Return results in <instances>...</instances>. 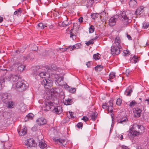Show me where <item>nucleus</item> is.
Wrapping results in <instances>:
<instances>
[{"mask_svg": "<svg viewBox=\"0 0 149 149\" xmlns=\"http://www.w3.org/2000/svg\"><path fill=\"white\" fill-rule=\"evenodd\" d=\"M82 120H83L84 121L86 122L88 120V118L87 117L84 116H83Z\"/></svg>", "mask_w": 149, "mask_h": 149, "instance_id": "nucleus-51", "label": "nucleus"}, {"mask_svg": "<svg viewBox=\"0 0 149 149\" xmlns=\"http://www.w3.org/2000/svg\"><path fill=\"white\" fill-rule=\"evenodd\" d=\"M95 28L94 26L93 25H91L89 28V32L90 33H93L94 32Z\"/></svg>", "mask_w": 149, "mask_h": 149, "instance_id": "nucleus-36", "label": "nucleus"}, {"mask_svg": "<svg viewBox=\"0 0 149 149\" xmlns=\"http://www.w3.org/2000/svg\"><path fill=\"white\" fill-rule=\"evenodd\" d=\"M0 81L1 83H4L5 82V79L4 78H1V79H0Z\"/></svg>", "mask_w": 149, "mask_h": 149, "instance_id": "nucleus-60", "label": "nucleus"}, {"mask_svg": "<svg viewBox=\"0 0 149 149\" xmlns=\"http://www.w3.org/2000/svg\"><path fill=\"white\" fill-rule=\"evenodd\" d=\"M48 98L45 102L44 107L45 108V110L49 111L52 108L54 107L55 103L53 102L57 100V99L55 97L54 90L51 89L47 92Z\"/></svg>", "mask_w": 149, "mask_h": 149, "instance_id": "nucleus-1", "label": "nucleus"}, {"mask_svg": "<svg viewBox=\"0 0 149 149\" xmlns=\"http://www.w3.org/2000/svg\"><path fill=\"white\" fill-rule=\"evenodd\" d=\"M71 49V46H69L67 48H65V49H64V51H66L67 49H70H70Z\"/></svg>", "mask_w": 149, "mask_h": 149, "instance_id": "nucleus-54", "label": "nucleus"}, {"mask_svg": "<svg viewBox=\"0 0 149 149\" xmlns=\"http://www.w3.org/2000/svg\"><path fill=\"white\" fill-rule=\"evenodd\" d=\"M25 143V145L27 146V147H35L36 145L35 141L32 138L27 139Z\"/></svg>", "mask_w": 149, "mask_h": 149, "instance_id": "nucleus-8", "label": "nucleus"}, {"mask_svg": "<svg viewBox=\"0 0 149 149\" xmlns=\"http://www.w3.org/2000/svg\"><path fill=\"white\" fill-rule=\"evenodd\" d=\"M79 21L80 23H82L83 22V17H80L79 19Z\"/></svg>", "mask_w": 149, "mask_h": 149, "instance_id": "nucleus-59", "label": "nucleus"}, {"mask_svg": "<svg viewBox=\"0 0 149 149\" xmlns=\"http://www.w3.org/2000/svg\"><path fill=\"white\" fill-rule=\"evenodd\" d=\"M34 116V115L32 113H29L26 115L25 117L26 118H27V120L32 119Z\"/></svg>", "mask_w": 149, "mask_h": 149, "instance_id": "nucleus-25", "label": "nucleus"}, {"mask_svg": "<svg viewBox=\"0 0 149 149\" xmlns=\"http://www.w3.org/2000/svg\"><path fill=\"white\" fill-rule=\"evenodd\" d=\"M137 104V102L135 100H133L132 102H131L129 106L130 107H133L134 106H135Z\"/></svg>", "mask_w": 149, "mask_h": 149, "instance_id": "nucleus-33", "label": "nucleus"}, {"mask_svg": "<svg viewBox=\"0 0 149 149\" xmlns=\"http://www.w3.org/2000/svg\"><path fill=\"white\" fill-rule=\"evenodd\" d=\"M53 111L56 113L59 114L62 111V109L60 106H57L54 108Z\"/></svg>", "mask_w": 149, "mask_h": 149, "instance_id": "nucleus-20", "label": "nucleus"}, {"mask_svg": "<svg viewBox=\"0 0 149 149\" xmlns=\"http://www.w3.org/2000/svg\"><path fill=\"white\" fill-rule=\"evenodd\" d=\"M17 12H19V9L15 11L14 13V15H16L17 14Z\"/></svg>", "mask_w": 149, "mask_h": 149, "instance_id": "nucleus-63", "label": "nucleus"}, {"mask_svg": "<svg viewBox=\"0 0 149 149\" xmlns=\"http://www.w3.org/2000/svg\"><path fill=\"white\" fill-rule=\"evenodd\" d=\"M100 55L98 53H97L96 54H94L93 55V58L95 59V60H97L99 59L100 58Z\"/></svg>", "mask_w": 149, "mask_h": 149, "instance_id": "nucleus-29", "label": "nucleus"}, {"mask_svg": "<svg viewBox=\"0 0 149 149\" xmlns=\"http://www.w3.org/2000/svg\"><path fill=\"white\" fill-rule=\"evenodd\" d=\"M143 9V7L142 6L138 8L135 12L136 15H140L143 13L144 11Z\"/></svg>", "mask_w": 149, "mask_h": 149, "instance_id": "nucleus-19", "label": "nucleus"}, {"mask_svg": "<svg viewBox=\"0 0 149 149\" xmlns=\"http://www.w3.org/2000/svg\"><path fill=\"white\" fill-rule=\"evenodd\" d=\"M25 66L24 65L21 64L19 65V71L20 72L23 71L24 69Z\"/></svg>", "mask_w": 149, "mask_h": 149, "instance_id": "nucleus-40", "label": "nucleus"}, {"mask_svg": "<svg viewBox=\"0 0 149 149\" xmlns=\"http://www.w3.org/2000/svg\"><path fill=\"white\" fill-rule=\"evenodd\" d=\"M99 66H96V67H95V70H96V71H97V70H99V68H98V67Z\"/></svg>", "mask_w": 149, "mask_h": 149, "instance_id": "nucleus-62", "label": "nucleus"}, {"mask_svg": "<svg viewBox=\"0 0 149 149\" xmlns=\"http://www.w3.org/2000/svg\"><path fill=\"white\" fill-rule=\"evenodd\" d=\"M28 87L29 85L27 83L19 81V92L20 93L26 90Z\"/></svg>", "mask_w": 149, "mask_h": 149, "instance_id": "nucleus-6", "label": "nucleus"}, {"mask_svg": "<svg viewBox=\"0 0 149 149\" xmlns=\"http://www.w3.org/2000/svg\"><path fill=\"white\" fill-rule=\"evenodd\" d=\"M123 52L125 55H127L129 54V52L127 50H124L123 51Z\"/></svg>", "mask_w": 149, "mask_h": 149, "instance_id": "nucleus-53", "label": "nucleus"}, {"mask_svg": "<svg viewBox=\"0 0 149 149\" xmlns=\"http://www.w3.org/2000/svg\"><path fill=\"white\" fill-rule=\"evenodd\" d=\"M25 49V47L24 46L21 47L20 48V52H22L24 51Z\"/></svg>", "mask_w": 149, "mask_h": 149, "instance_id": "nucleus-49", "label": "nucleus"}, {"mask_svg": "<svg viewBox=\"0 0 149 149\" xmlns=\"http://www.w3.org/2000/svg\"><path fill=\"white\" fill-rule=\"evenodd\" d=\"M65 18L66 20L63 22H62V25L63 26H66L69 24V23L67 22L68 20V18L67 17H66Z\"/></svg>", "mask_w": 149, "mask_h": 149, "instance_id": "nucleus-38", "label": "nucleus"}, {"mask_svg": "<svg viewBox=\"0 0 149 149\" xmlns=\"http://www.w3.org/2000/svg\"><path fill=\"white\" fill-rule=\"evenodd\" d=\"M97 15H98V14L97 13H96V14L93 13V14H91V16H92L93 17V18L94 19H95V17H96V16Z\"/></svg>", "mask_w": 149, "mask_h": 149, "instance_id": "nucleus-56", "label": "nucleus"}, {"mask_svg": "<svg viewBox=\"0 0 149 149\" xmlns=\"http://www.w3.org/2000/svg\"><path fill=\"white\" fill-rule=\"evenodd\" d=\"M79 44H76L72 46H71V49H70V51H72L74 50V49L79 48Z\"/></svg>", "mask_w": 149, "mask_h": 149, "instance_id": "nucleus-32", "label": "nucleus"}, {"mask_svg": "<svg viewBox=\"0 0 149 149\" xmlns=\"http://www.w3.org/2000/svg\"><path fill=\"white\" fill-rule=\"evenodd\" d=\"M27 131V129L26 127H24V128L21 130L20 133L19 132V135L24 136L26 134ZM19 132H20L19 131Z\"/></svg>", "mask_w": 149, "mask_h": 149, "instance_id": "nucleus-22", "label": "nucleus"}, {"mask_svg": "<svg viewBox=\"0 0 149 149\" xmlns=\"http://www.w3.org/2000/svg\"><path fill=\"white\" fill-rule=\"evenodd\" d=\"M11 97L7 93H0V102L2 101L3 103L7 104V107L9 108H12L13 102L10 100Z\"/></svg>", "mask_w": 149, "mask_h": 149, "instance_id": "nucleus-2", "label": "nucleus"}, {"mask_svg": "<svg viewBox=\"0 0 149 149\" xmlns=\"http://www.w3.org/2000/svg\"><path fill=\"white\" fill-rule=\"evenodd\" d=\"M97 113L96 112H95L93 113L91 116V117L93 120H95L97 117Z\"/></svg>", "mask_w": 149, "mask_h": 149, "instance_id": "nucleus-26", "label": "nucleus"}, {"mask_svg": "<svg viewBox=\"0 0 149 149\" xmlns=\"http://www.w3.org/2000/svg\"><path fill=\"white\" fill-rule=\"evenodd\" d=\"M121 15L123 19L122 20L125 23H127L131 22V19L133 15L130 11L128 10L123 11Z\"/></svg>", "mask_w": 149, "mask_h": 149, "instance_id": "nucleus-3", "label": "nucleus"}, {"mask_svg": "<svg viewBox=\"0 0 149 149\" xmlns=\"http://www.w3.org/2000/svg\"><path fill=\"white\" fill-rule=\"evenodd\" d=\"M127 119L125 118V119H122L120 121L119 120H118V123H123L124 122H125L127 121Z\"/></svg>", "mask_w": 149, "mask_h": 149, "instance_id": "nucleus-44", "label": "nucleus"}, {"mask_svg": "<svg viewBox=\"0 0 149 149\" xmlns=\"http://www.w3.org/2000/svg\"><path fill=\"white\" fill-rule=\"evenodd\" d=\"M34 58V54L32 53H30L28 56L25 57L22 56H20V61H24L26 60H30L33 59Z\"/></svg>", "mask_w": 149, "mask_h": 149, "instance_id": "nucleus-9", "label": "nucleus"}, {"mask_svg": "<svg viewBox=\"0 0 149 149\" xmlns=\"http://www.w3.org/2000/svg\"><path fill=\"white\" fill-rule=\"evenodd\" d=\"M122 50V47L112 45L111 47V54L113 55L119 54Z\"/></svg>", "mask_w": 149, "mask_h": 149, "instance_id": "nucleus-4", "label": "nucleus"}, {"mask_svg": "<svg viewBox=\"0 0 149 149\" xmlns=\"http://www.w3.org/2000/svg\"><path fill=\"white\" fill-rule=\"evenodd\" d=\"M18 82H17L16 83H15L13 85V88H15L16 89H18L19 86H18Z\"/></svg>", "mask_w": 149, "mask_h": 149, "instance_id": "nucleus-46", "label": "nucleus"}, {"mask_svg": "<svg viewBox=\"0 0 149 149\" xmlns=\"http://www.w3.org/2000/svg\"><path fill=\"white\" fill-rule=\"evenodd\" d=\"M133 111L135 117L138 118L140 116L141 110L139 108L137 107L134 108Z\"/></svg>", "mask_w": 149, "mask_h": 149, "instance_id": "nucleus-13", "label": "nucleus"}, {"mask_svg": "<svg viewBox=\"0 0 149 149\" xmlns=\"http://www.w3.org/2000/svg\"><path fill=\"white\" fill-rule=\"evenodd\" d=\"M76 126L77 127L79 128H81V127L83 126V123H79L77 124Z\"/></svg>", "mask_w": 149, "mask_h": 149, "instance_id": "nucleus-48", "label": "nucleus"}, {"mask_svg": "<svg viewBox=\"0 0 149 149\" xmlns=\"http://www.w3.org/2000/svg\"><path fill=\"white\" fill-rule=\"evenodd\" d=\"M132 92V89H127L125 92V94L127 96H130Z\"/></svg>", "mask_w": 149, "mask_h": 149, "instance_id": "nucleus-28", "label": "nucleus"}, {"mask_svg": "<svg viewBox=\"0 0 149 149\" xmlns=\"http://www.w3.org/2000/svg\"><path fill=\"white\" fill-rule=\"evenodd\" d=\"M63 86H64V87L66 89H68L69 87V86L67 84H64Z\"/></svg>", "mask_w": 149, "mask_h": 149, "instance_id": "nucleus-58", "label": "nucleus"}, {"mask_svg": "<svg viewBox=\"0 0 149 149\" xmlns=\"http://www.w3.org/2000/svg\"><path fill=\"white\" fill-rule=\"evenodd\" d=\"M19 15L21 17V19L22 20H24L25 19L24 14L25 13V11L23 9L19 8Z\"/></svg>", "mask_w": 149, "mask_h": 149, "instance_id": "nucleus-21", "label": "nucleus"}, {"mask_svg": "<svg viewBox=\"0 0 149 149\" xmlns=\"http://www.w3.org/2000/svg\"><path fill=\"white\" fill-rule=\"evenodd\" d=\"M137 127H139V125L137 124H135L133 126L131 127L132 129H134L135 130L138 131H139V130L138 129H136V128Z\"/></svg>", "mask_w": 149, "mask_h": 149, "instance_id": "nucleus-42", "label": "nucleus"}, {"mask_svg": "<svg viewBox=\"0 0 149 149\" xmlns=\"http://www.w3.org/2000/svg\"><path fill=\"white\" fill-rule=\"evenodd\" d=\"M73 103L72 99H68V100H65L64 102V104L65 105H68L72 104Z\"/></svg>", "mask_w": 149, "mask_h": 149, "instance_id": "nucleus-23", "label": "nucleus"}, {"mask_svg": "<svg viewBox=\"0 0 149 149\" xmlns=\"http://www.w3.org/2000/svg\"><path fill=\"white\" fill-rule=\"evenodd\" d=\"M22 107L20 108V110L22 112L25 111V106L24 104H22Z\"/></svg>", "mask_w": 149, "mask_h": 149, "instance_id": "nucleus-41", "label": "nucleus"}, {"mask_svg": "<svg viewBox=\"0 0 149 149\" xmlns=\"http://www.w3.org/2000/svg\"><path fill=\"white\" fill-rule=\"evenodd\" d=\"M107 104H108V105L109 106H113V103L111 101H109L108 103H107Z\"/></svg>", "mask_w": 149, "mask_h": 149, "instance_id": "nucleus-57", "label": "nucleus"}, {"mask_svg": "<svg viewBox=\"0 0 149 149\" xmlns=\"http://www.w3.org/2000/svg\"><path fill=\"white\" fill-rule=\"evenodd\" d=\"M113 45L121 46V41L119 36H117L113 43Z\"/></svg>", "mask_w": 149, "mask_h": 149, "instance_id": "nucleus-14", "label": "nucleus"}, {"mask_svg": "<svg viewBox=\"0 0 149 149\" xmlns=\"http://www.w3.org/2000/svg\"><path fill=\"white\" fill-rule=\"evenodd\" d=\"M39 146L41 148H43L47 146V145L43 141H40L39 143Z\"/></svg>", "mask_w": 149, "mask_h": 149, "instance_id": "nucleus-24", "label": "nucleus"}, {"mask_svg": "<svg viewBox=\"0 0 149 149\" xmlns=\"http://www.w3.org/2000/svg\"><path fill=\"white\" fill-rule=\"evenodd\" d=\"M55 142L57 143H59L61 145H63L65 146L66 145L67 142L64 139H57L55 141Z\"/></svg>", "mask_w": 149, "mask_h": 149, "instance_id": "nucleus-16", "label": "nucleus"}, {"mask_svg": "<svg viewBox=\"0 0 149 149\" xmlns=\"http://www.w3.org/2000/svg\"><path fill=\"white\" fill-rule=\"evenodd\" d=\"M121 148L122 149H129L127 146L123 145L121 146Z\"/></svg>", "mask_w": 149, "mask_h": 149, "instance_id": "nucleus-55", "label": "nucleus"}, {"mask_svg": "<svg viewBox=\"0 0 149 149\" xmlns=\"http://www.w3.org/2000/svg\"><path fill=\"white\" fill-rule=\"evenodd\" d=\"M131 61H134V62H133V63H136L137 61H138V59L137 57H136V56H134L131 59Z\"/></svg>", "mask_w": 149, "mask_h": 149, "instance_id": "nucleus-35", "label": "nucleus"}, {"mask_svg": "<svg viewBox=\"0 0 149 149\" xmlns=\"http://www.w3.org/2000/svg\"><path fill=\"white\" fill-rule=\"evenodd\" d=\"M130 7L132 8H135L137 6V2L135 0H131L129 2Z\"/></svg>", "mask_w": 149, "mask_h": 149, "instance_id": "nucleus-17", "label": "nucleus"}, {"mask_svg": "<svg viewBox=\"0 0 149 149\" xmlns=\"http://www.w3.org/2000/svg\"><path fill=\"white\" fill-rule=\"evenodd\" d=\"M13 75L11 74H10L9 76L8 77V81L10 80L12 78Z\"/></svg>", "mask_w": 149, "mask_h": 149, "instance_id": "nucleus-52", "label": "nucleus"}, {"mask_svg": "<svg viewBox=\"0 0 149 149\" xmlns=\"http://www.w3.org/2000/svg\"><path fill=\"white\" fill-rule=\"evenodd\" d=\"M108 104L105 103V104H104L102 106V107L103 109H107Z\"/></svg>", "mask_w": 149, "mask_h": 149, "instance_id": "nucleus-50", "label": "nucleus"}, {"mask_svg": "<svg viewBox=\"0 0 149 149\" xmlns=\"http://www.w3.org/2000/svg\"><path fill=\"white\" fill-rule=\"evenodd\" d=\"M108 13L104 11L101 13V15L100 16L101 18H103V19L102 21L103 22H105L107 19H108Z\"/></svg>", "mask_w": 149, "mask_h": 149, "instance_id": "nucleus-15", "label": "nucleus"}, {"mask_svg": "<svg viewBox=\"0 0 149 149\" xmlns=\"http://www.w3.org/2000/svg\"><path fill=\"white\" fill-rule=\"evenodd\" d=\"M122 100L120 98H119L117 99L116 103L117 105L120 106L122 103Z\"/></svg>", "mask_w": 149, "mask_h": 149, "instance_id": "nucleus-39", "label": "nucleus"}, {"mask_svg": "<svg viewBox=\"0 0 149 149\" xmlns=\"http://www.w3.org/2000/svg\"><path fill=\"white\" fill-rule=\"evenodd\" d=\"M118 18V16L117 15L111 17L109 21V25L112 26L115 25Z\"/></svg>", "mask_w": 149, "mask_h": 149, "instance_id": "nucleus-10", "label": "nucleus"}, {"mask_svg": "<svg viewBox=\"0 0 149 149\" xmlns=\"http://www.w3.org/2000/svg\"><path fill=\"white\" fill-rule=\"evenodd\" d=\"M46 74V73L45 72H42L40 73L39 75L41 78H45Z\"/></svg>", "mask_w": 149, "mask_h": 149, "instance_id": "nucleus-34", "label": "nucleus"}, {"mask_svg": "<svg viewBox=\"0 0 149 149\" xmlns=\"http://www.w3.org/2000/svg\"><path fill=\"white\" fill-rule=\"evenodd\" d=\"M136 128V129H139L138 131L141 134H142L145 132L146 128L145 127L142 125H139V127H137Z\"/></svg>", "mask_w": 149, "mask_h": 149, "instance_id": "nucleus-18", "label": "nucleus"}, {"mask_svg": "<svg viewBox=\"0 0 149 149\" xmlns=\"http://www.w3.org/2000/svg\"><path fill=\"white\" fill-rule=\"evenodd\" d=\"M93 43L94 42L93 41V40H92L89 41L88 42H86L85 44L86 45H87L88 46L91 44H93Z\"/></svg>", "mask_w": 149, "mask_h": 149, "instance_id": "nucleus-43", "label": "nucleus"}, {"mask_svg": "<svg viewBox=\"0 0 149 149\" xmlns=\"http://www.w3.org/2000/svg\"><path fill=\"white\" fill-rule=\"evenodd\" d=\"M127 37L129 40H132V38L131 37L130 35H129L127 34Z\"/></svg>", "mask_w": 149, "mask_h": 149, "instance_id": "nucleus-61", "label": "nucleus"}, {"mask_svg": "<svg viewBox=\"0 0 149 149\" xmlns=\"http://www.w3.org/2000/svg\"><path fill=\"white\" fill-rule=\"evenodd\" d=\"M149 27V23L144 22L143 24V28L144 29H146Z\"/></svg>", "mask_w": 149, "mask_h": 149, "instance_id": "nucleus-37", "label": "nucleus"}, {"mask_svg": "<svg viewBox=\"0 0 149 149\" xmlns=\"http://www.w3.org/2000/svg\"><path fill=\"white\" fill-rule=\"evenodd\" d=\"M112 106H109L108 105L107 107V109L109 111L112 113L113 111Z\"/></svg>", "mask_w": 149, "mask_h": 149, "instance_id": "nucleus-45", "label": "nucleus"}, {"mask_svg": "<svg viewBox=\"0 0 149 149\" xmlns=\"http://www.w3.org/2000/svg\"><path fill=\"white\" fill-rule=\"evenodd\" d=\"M130 138L134 137L136 136L141 135L139 131H136L134 129H132V128L130 129V132H129L128 134L129 136H130Z\"/></svg>", "mask_w": 149, "mask_h": 149, "instance_id": "nucleus-11", "label": "nucleus"}, {"mask_svg": "<svg viewBox=\"0 0 149 149\" xmlns=\"http://www.w3.org/2000/svg\"><path fill=\"white\" fill-rule=\"evenodd\" d=\"M38 26L39 28L41 29H43L45 27H47L45 25L43 24L42 23H40L38 24Z\"/></svg>", "mask_w": 149, "mask_h": 149, "instance_id": "nucleus-31", "label": "nucleus"}, {"mask_svg": "<svg viewBox=\"0 0 149 149\" xmlns=\"http://www.w3.org/2000/svg\"><path fill=\"white\" fill-rule=\"evenodd\" d=\"M19 79V76L18 74L13 75L12 80L14 82H17Z\"/></svg>", "mask_w": 149, "mask_h": 149, "instance_id": "nucleus-27", "label": "nucleus"}, {"mask_svg": "<svg viewBox=\"0 0 149 149\" xmlns=\"http://www.w3.org/2000/svg\"><path fill=\"white\" fill-rule=\"evenodd\" d=\"M115 77V73L113 72H111L109 75V80L114 79Z\"/></svg>", "mask_w": 149, "mask_h": 149, "instance_id": "nucleus-30", "label": "nucleus"}, {"mask_svg": "<svg viewBox=\"0 0 149 149\" xmlns=\"http://www.w3.org/2000/svg\"><path fill=\"white\" fill-rule=\"evenodd\" d=\"M51 67H52V69H53V70H55L56 68V67L55 66V65L54 66V65H52L51 66Z\"/></svg>", "mask_w": 149, "mask_h": 149, "instance_id": "nucleus-64", "label": "nucleus"}, {"mask_svg": "<svg viewBox=\"0 0 149 149\" xmlns=\"http://www.w3.org/2000/svg\"><path fill=\"white\" fill-rule=\"evenodd\" d=\"M54 78L55 79V82L56 84L59 86H62V83L63 80V77L59 76L58 74L54 75Z\"/></svg>", "mask_w": 149, "mask_h": 149, "instance_id": "nucleus-7", "label": "nucleus"}, {"mask_svg": "<svg viewBox=\"0 0 149 149\" xmlns=\"http://www.w3.org/2000/svg\"><path fill=\"white\" fill-rule=\"evenodd\" d=\"M72 29H71L70 31V37L73 38H75L76 37V36L75 35H74L73 33L72 32Z\"/></svg>", "mask_w": 149, "mask_h": 149, "instance_id": "nucleus-47", "label": "nucleus"}, {"mask_svg": "<svg viewBox=\"0 0 149 149\" xmlns=\"http://www.w3.org/2000/svg\"><path fill=\"white\" fill-rule=\"evenodd\" d=\"M37 123L39 125H43L46 124L47 121L46 119L43 118H40L36 120Z\"/></svg>", "mask_w": 149, "mask_h": 149, "instance_id": "nucleus-12", "label": "nucleus"}, {"mask_svg": "<svg viewBox=\"0 0 149 149\" xmlns=\"http://www.w3.org/2000/svg\"><path fill=\"white\" fill-rule=\"evenodd\" d=\"M42 84L44 86L45 88L46 89L50 88L53 85V82L50 80L44 79L41 82Z\"/></svg>", "mask_w": 149, "mask_h": 149, "instance_id": "nucleus-5", "label": "nucleus"}]
</instances>
